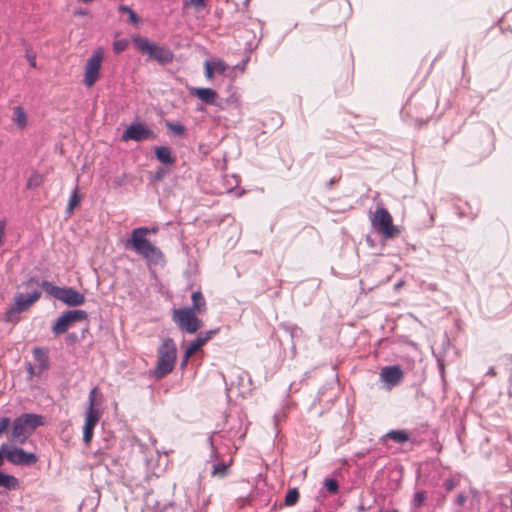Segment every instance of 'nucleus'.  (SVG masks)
I'll return each mask as SVG.
<instances>
[{
	"instance_id": "obj_1",
	"label": "nucleus",
	"mask_w": 512,
	"mask_h": 512,
	"mask_svg": "<svg viewBox=\"0 0 512 512\" xmlns=\"http://www.w3.org/2000/svg\"><path fill=\"white\" fill-rule=\"evenodd\" d=\"M149 233L156 234L157 228L139 227L133 229L130 238L126 242V247H131L149 263L159 264L164 261V254L160 248L147 239Z\"/></svg>"
},
{
	"instance_id": "obj_2",
	"label": "nucleus",
	"mask_w": 512,
	"mask_h": 512,
	"mask_svg": "<svg viewBox=\"0 0 512 512\" xmlns=\"http://www.w3.org/2000/svg\"><path fill=\"white\" fill-rule=\"evenodd\" d=\"M43 424L42 416L23 414L13 421L8 440L11 444H24L35 429Z\"/></svg>"
},
{
	"instance_id": "obj_3",
	"label": "nucleus",
	"mask_w": 512,
	"mask_h": 512,
	"mask_svg": "<svg viewBox=\"0 0 512 512\" xmlns=\"http://www.w3.org/2000/svg\"><path fill=\"white\" fill-rule=\"evenodd\" d=\"M177 347L173 339L166 338L157 350V363L153 370L156 379H162L170 374L176 364Z\"/></svg>"
},
{
	"instance_id": "obj_4",
	"label": "nucleus",
	"mask_w": 512,
	"mask_h": 512,
	"mask_svg": "<svg viewBox=\"0 0 512 512\" xmlns=\"http://www.w3.org/2000/svg\"><path fill=\"white\" fill-rule=\"evenodd\" d=\"M132 42L140 53L148 55L149 58L157 61L162 65L169 64L174 59V54L169 48L158 45L146 37L139 35L133 36Z\"/></svg>"
},
{
	"instance_id": "obj_5",
	"label": "nucleus",
	"mask_w": 512,
	"mask_h": 512,
	"mask_svg": "<svg viewBox=\"0 0 512 512\" xmlns=\"http://www.w3.org/2000/svg\"><path fill=\"white\" fill-rule=\"evenodd\" d=\"M105 58L104 48H96L91 56L85 61L83 72V84L87 88L93 87L100 79L101 69Z\"/></svg>"
},
{
	"instance_id": "obj_6",
	"label": "nucleus",
	"mask_w": 512,
	"mask_h": 512,
	"mask_svg": "<svg viewBox=\"0 0 512 512\" xmlns=\"http://www.w3.org/2000/svg\"><path fill=\"white\" fill-rule=\"evenodd\" d=\"M198 314L189 308H178L172 311V320L181 331L194 334L203 326L202 320L197 316Z\"/></svg>"
},
{
	"instance_id": "obj_7",
	"label": "nucleus",
	"mask_w": 512,
	"mask_h": 512,
	"mask_svg": "<svg viewBox=\"0 0 512 512\" xmlns=\"http://www.w3.org/2000/svg\"><path fill=\"white\" fill-rule=\"evenodd\" d=\"M372 227L385 238H394L400 230L393 224V218L385 208H377L371 218Z\"/></svg>"
},
{
	"instance_id": "obj_8",
	"label": "nucleus",
	"mask_w": 512,
	"mask_h": 512,
	"mask_svg": "<svg viewBox=\"0 0 512 512\" xmlns=\"http://www.w3.org/2000/svg\"><path fill=\"white\" fill-rule=\"evenodd\" d=\"M23 286L31 291L17 294L14 298V306L9 310L8 314L22 312L40 298L41 291L38 289L39 284L35 278H30L23 283Z\"/></svg>"
},
{
	"instance_id": "obj_9",
	"label": "nucleus",
	"mask_w": 512,
	"mask_h": 512,
	"mask_svg": "<svg viewBox=\"0 0 512 512\" xmlns=\"http://www.w3.org/2000/svg\"><path fill=\"white\" fill-rule=\"evenodd\" d=\"M14 445L15 444H11L10 442L2 444V452L8 462L14 465L30 466L38 461L34 453L26 452L22 448H18Z\"/></svg>"
},
{
	"instance_id": "obj_10",
	"label": "nucleus",
	"mask_w": 512,
	"mask_h": 512,
	"mask_svg": "<svg viewBox=\"0 0 512 512\" xmlns=\"http://www.w3.org/2000/svg\"><path fill=\"white\" fill-rule=\"evenodd\" d=\"M88 314L84 310H71L63 313L54 324L52 331L55 335L65 333L76 322L85 321Z\"/></svg>"
},
{
	"instance_id": "obj_11",
	"label": "nucleus",
	"mask_w": 512,
	"mask_h": 512,
	"mask_svg": "<svg viewBox=\"0 0 512 512\" xmlns=\"http://www.w3.org/2000/svg\"><path fill=\"white\" fill-rule=\"evenodd\" d=\"M154 133L152 130L147 128L144 124H132L130 125L123 133L122 140H134V141H143L147 139L154 138Z\"/></svg>"
},
{
	"instance_id": "obj_12",
	"label": "nucleus",
	"mask_w": 512,
	"mask_h": 512,
	"mask_svg": "<svg viewBox=\"0 0 512 512\" xmlns=\"http://www.w3.org/2000/svg\"><path fill=\"white\" fill-rule=\"evenodd\" d=\"M101 418V411L99 409H87L85 414V422L83 426V441L89 444L94 435V428Z\"/></svg>"
},
{
	"instance_id": "obj_13",
	"label": "nucleus",
	"mask_w": 512,
	"mask_h": 512,
	"mask_svg": "<svg viewBox=\"0 0 512 512\" xmlns=\"http://www.w3.org/2000/svg\"><path fill=\"white\" fill-rule=\"evenodd\" d=\"M381 379L390 386L398 385L404 377L402 369L397 366H386L381 369Z\"/></svg>"
},
{
	"instance_id": "obj_14",
	"label": "nucleus",
	"mask_w": 512,
	"mask_h": 512,
	"mask_svg": "<svg viewBox=\"0 0 512 512\" xmlns=\"http://www.w3.org/2000/svg\"><path fill=\"white\" fill-rule=\"evenodd\" d=\"M59 300L68 306H79L85 302V297L82 293L73 288H63Z\"/></svg>"
},
{
	"instance_id": "obj_15",
	"label": "nucleus",
	"mask_w": 512,
	"mask_h": 512,
	"mask_svg": "<svg viewBox=\"0 0 512 512\" xmlns=\"http://www.w3.org/2000/svg\"><path fill=\"white\" fill-rule=\"evenodd\" d=\"M190 94L196 96L202 102L207 104H214L217 98V93L211 88H191Z\"/></svg>"
},
{
	"instance_id": "obj_16",
	"label": "nucleus",
	"mask_w": 512,
	"mask_h": 512,
	"mask_svg": "<svg viewBox=\"0 0 512 512\" xmlns=\"http://www.w3.org/2000/svg\"><path fill=\"white\" fill-rule=\"evenodd\" d=\"M33 356L36 361V366L40 371H46L49 367V358L47 350L36 347L33 349Z\"/></svg>"
},
{
	"instance_id": "obj_17",
	"label": "nucleus",
	"mask_w": 512,
	"mask_h": 512,
	"mask_svg": "<svg viewBox=\"0 0 512 512\" xmlns=\"http://www.w3.org/2000/svg\"><path fill=\"white\" fill-rule=\"evenodd\" d=\"M191 299L192 306L188 307L190 310L199 314H203L207 311V304L201 291L193 292Z\"/></svg>"
},
{
	"instance_id": "obj_18",
	"label": "nucleus",
	"mask_w": 512,
	"mask_h": 512,
	"mask_svg": "<svg viewBox=\"0 0 512 512\" xmlns=\"http://www.w3.org/2000/svg\"><path fill=\"white\" fill-rule=\"evenodd\" d=\"M208 341L209 337H202V335H199L195 340L187 345L185 349L186 358H191Z\"/></svg>"
},
{
	"instance_id": "obj_19",
	"label": "nucleus",
	"mask_w": 512,
	"mask_h": 512,
	"mask_svg": "<svg viewBox=\"0 0 512 512\" xmlns=\"http://www.w3.org/2000/svg\"><path fill=\"white\" fill-rule=\"evenodd\" d=\"M156 158L163 164H173L175 158L172 156L171 149L166 146H160L155 148Z\"/></svg>"
},
{
	"instance_id": "obj_20",
	"label": "nucleus",
	"mask_w": 512,
	"mask_h": 512,
	"mask_svg": "<svg viewBox=\"0 0 512 512\" xmlns=\"http://www.w3.org/2000/svg\"><path fill=\"white\" fill-rule=\"evenodd\" d=\"M18 479L12 475L4 474L0 471V487L14 490L18 487Z\"/></svg>"
},
{
	"instance_id": "obj_21",
	"label": "nucleus",
	"mask_w": 512,
	"mask_h": 512,
	"mask_svg": "<svg viewBox=\"0 0 512 512\" xmlns=\"http://www.w3.org/2000/svg\"><path fill=\"white\" fill-rule=\"evenodd\" d=\"M13 121L20 128H24L27 125V116L22 107L17 106L14 108Z\"/></svg>"
},
{
	"instance_id": "obj_22",
	"label": "nucleus",
	"mask_w": 512,
	"mask_h": 512,
	"mask_svg": "<svg viewBox=\"0 0 512 512\" xmlns=\"http://www.w3.org/2000/svg\"><path fill=\"white\" fill-rule=\"evenodd\" d=\"M103 395L97 387L93 388L89 393L88 409H98L97 406L102 403Z\"/></svg>"
},
{
	"instance_id": "obj_23",
	"label": "nucleus",
	"mask_w": 512,
	"mask_h": 512,
	"mask_svg": "<svg viewBox=\"0 0 512 512\" xmlns=\"http://www.w3.org/2000/svg\"><path fill=\"white\" fill-rule=\"evenodd\" d=\"M41 286L45 290L46 293L53 296L57 300L60 299L63 288L57 287L48 281H43Z\"/></svg>"
},
{
	"instance_id": "obj_24",
	"label": "nucleus",
	"mask_w": 512,
	"mask_h": 512,
	"mask_svg": "<svg viewBox=\"0 0 512 512\" xmlns=\"http://www.w3.org/2000/svg\"><path fill=\"white\" fill-rule=\"evenodd\" d=\"M386 437L397 443H404L409 439L408 433L404 430H392L387 433Z\"/></svg>"
},
{
	"instance_id": "obj_25",
	"label": "nucleus",
	"mask_w": 512,
	"mask_h": 512,
	"mask_svg": "<svg viewBox=\"0 0 512 512\" xmlns=\"http://www.w3.org/2000/svg\"><path fill=\"white\" fill-rule=\"evenodd\" d=\"M81 202V197L78 194V188L76 187L73 191L72 195L70 196L68 206H67V213L71 214L75 207H77Z\"/></svg>"
},
{
	"instance_id": "obj_26",
	"label": "nucleus",
	"mask_w": 512,
	"mask_h": 512,
	"mask_svg": "<svg viewBox=\"0 0 512 512\" xmlns=\"http://www.w3.org/2000/svg\"><path fill=\"white\" fill-rule=\"evenodd\" d=\"M299 500V491L297 488L289 489L285 496V505L286 506H293L295 505Z\"/></svg>"
},
{
	"instance_id": "obj_27",
	"label": "nucleus",
	"mask_w": 512,
	"mask_h": 512,
	"mask_svg": "<svg viewBox=\"0 0 512 512\" xmlns=\"http://www.w3.org/2000/svg\"><path fill=\"white\" fill-rule=\"evenodd\" d=\"M210 63L213 66L214 72L219 74H223L228 67V65L221 59L210 61Z\"/></svg>"
},
{
	"instance_id": "obj_28",
	"label": "nucleus",
	"mask_w": 512,
	"mask_h": 512,
	"mask_svg": "<svg viewBox=\"0 0 512 512\" xmlns=\"http://www.w3.org/2000/svg\"><path fill=\"white\" fill-rule=\"evenodd\" d=\"M227 474V465L224 463H218L213 466L212 475L213 476H225Z\"/></svg>"
},
{
	"instance_id": "obj_29",
	"label": "nucleus",
	"mask_w": 512,
	"mask_h": 512,
	"mask_svg": "<svg viewBox=\"0 0 512 512\" xmlns=\"http://www.w3.org/2000/svg\"><path fill=\"white\" fill-rule=\"evenodd\" d=\"M324 485H325L326 489L330 493L336 494L338 492L339 485H338V482L336 480H334V479H325Z\"/></svg>"
},
{
	"instance_id": "obj_30",
	"label": "nucleus",
	"mask_w": 512,
	"mask_h": 512,
	"mask_svg": "<svg viewBox=\"0 0 512 512\" xmlns=\"http://www.w3.org/2000/svg\"><path fill=\"white\" fill-rule=\"evenodd\" d=\"M426 492L424 491H418L415 493L414 495V498H413V504L416 506V507H421L424 502L426 501Z\"/></svg>"
},
{
	"instance_id": "obj_31",
	"label": "nucleus",
	"mask_w": 512,
	"mask_h": 512,
	"mask_svg": "<svg viewBox=\"0 0 512 512\" xmlns=\"http://www.w3.org/2000/svg\"><path fill=\"white\" fill-rule=\"evenodd\" d=\"M128 47V41L126 39H120L113 43L115 53H121Z\"/></svg>"
},
{
	"instance_id": "obj_32",
	"label": "nucleus",
	"mask_w": 512,
	"mask_h": 512,
	"mask_svg": "<svg viewBox=\"0 0 512 512\" xmlns=\"http://www.w3.org/2000/svg\"><path fill=\"white\" fill-rule=\"evenodd\" d=\"M43 182L42 176L35 173L31 175V177L28 180L27 186L28 187H37L40 186Z\"/></svg>"
},
{
	"instance_id": "obj_33",
	"label": "nucleus",
	"mask_w": 512,
	"mask_h": 512,
	"mask_svg": "<svg viewBox=\"0 0 512 512\" xmlns=\"http://www.w3.org/2000/svg\"><path fill=\"white\" fill-rule=\"evenodd\" d=\"M186 4L193 6L197 11L202 10L206 6V0H188Z\"/></svg>"
},
{
	"instance_id": "obj_34",
	"label": "nucleus",
	"mask_w": 512,
	"mask_h": 512,
	"mask_svg": "<svg viewBox=\"0 0 512 512\" xmlns=\"http://www.w3.org/2000/svg\"><path fill=\"white\" fill-rule=\"evenodd\" d=\"M204 67H205V77L211 81L214 77V69H213V66L211 65L210 61H205L204 63Z\"/></svg>"
},
{
	"instance_id": "obj_35",
	"label": "nucleus",
	"mask_w": 512,
	"mask_h": 512,
	"mask_svg": "<svg viewBox=\"0 0 512 512\" xmlns=\"http://www.w3.org/2000/svg\"><path fill=\"white\" fill-rule=\"evenodd\" d=\"M11 425V421L8 417L0 419V436L7 432L8 427Z\"/></svg>"
},
{
	"instance_id": "obj_36",
	"label": "nucleus",
	"mask_w": 512,
	"mask_h": 512,
	"mask_svg": "<svg viewBox=\"0 0 512 512\" xmlns=\"http://www.w3.org/2000/svg\"><path fill=\"white\" fill-rule=\"evenodd\" d=\"M26 367H27V372L31 377L39 376L43 373V371H40L36 365H32L31 363H28Z\"/></svg>"
},
{
	"instance_id": "obj_37",
	"label": "nucleus",
	"mask_w": 512,
	"mask_h": 512,
	"mask_svg": "<svg viewBox=\"0 0 512 512\" xmlns=\"http://www.w3.org/2000/svg\"><path fill=\"white\" fill-rule=\"evenodd\" d=\"M5 232H6V221L1 220L0 221V246L3 244Z\"/></svg>"
},
{
	"instance_id": "obj_38",
	"label": "nucleus",
	"mask_w": 512,
	"mask_h": 512,
	"mask_svg": "<svg viewBox=\"0 0 512 512\" xmlns=\"http://www.w3.org/2000/svg\"><path fill=\"white\" fill-rule=\"evenodd\" d=\"M26 58L31 67L36 68V55L34 53H27Z\"/></svg>"
},
{
	"instance_id": "obj_39",
	"label": "nucleus",
	"mask_w": 512,
	"mask_h": 512,
	"mask_svg": "<svg viewBox=\"0 0 512 512\" xmlns=\"http://www.w3.org/2000/svg\"><path fill=\"white\" fill-rule=\"evenodd\" d=\"M169 127L177 134H183L185 131L184 126L181 124L170 125Z\"/></svg>"
},
{
	"instance_id": "obj_40",
	"label": "nucleus",
	"mask_w": 512,
	"mask_h": 512,
	"mask_svg": "<svg viewBox=\"0 0 512 512\" xmlns=\"http://www.w3.org/2000/svg\"><path fill=\"white\" fill-rule=\"evenodd\" d=\"M128 16H129V22L130 23H133V24H138L139 22V17L136 15V13L131 10L129 13H128Z\"/></svg>"
},
{
	"instance_id": "obj_41",
	"label": "nucleus",
	"mask_w": 512,
	"mask_h": 512,
	"mask_svg": "<svg viewBox=\"0 0 512 512\" xmlns=\"http://www.w3.org/2000/svg\"><path fill=\"white\" fill-rule=\"evenodd\" d=\"M466 502V497L463 494H460L456 498V503L462 506Z\"/></svg>"
},
{
	"instance_id": "obj_42",
	"label": "nucleus",
	"mask_w": 512,
	"mask_h": 512,
	"mask_svg": "<svg viewBox=\"0 0 512 512\" xmlns=\"http://www.w3.org/2000/svg\"><path fill=\"white\" fill-rule=\"evenodd\" d=\"M118 9L120 12L127 13V14L132 10L130 7L125 6V5H120Z\"/></svg>"
},
{
	"instance_id": "obj_43",
	"label": "nucleus",
	"mask_w": 512,
	"mask_h": 512,
	"mask_svg": "<svg viewBox=\"0 0 512 512\" xmlns=\"http://www.w3.org/2000/svg\"><path fill=\"white\" fill-rule=\"evenodd\" d=\"M164 175H165V171H164L163 169H160V170L156 173V175H155V179H156V180H160V179H162V178L164 177Z\"/></svg>"
},
{
	"instance_id": "obj_44",
	"label": "nucleus",
	"mask_w": 512,
	"mask_h": 512,
	"mask_svg": "<svg viewBox=\"0 0 512 512\" xmlns=\"http://www.w3.org/2000/svg\"><path fill=\"white\" fill-rule=\"evenodd\" d=\"M496 371H495V368L494 367H490L489 370L487 371V375L491 376V377H495L496 376Z\"/></svg>"
},
{
	"instance_id": "obj_45",
	"label": "nucleus",
	"mask_w": 512,
	"mask_h": 512,
	"mask_svg": "<svg viewBox=\"0 0 512 512\" xmlns=\"http://www.w3.org/2000/svg\"><path fill=\"white\" fill-rule=\"evenodd\" d=\"M5 455L2 452V446L0 447V467L4 464Z\"/></svg>"
},
{
	"instance_id": "obj_46",
	"label": "nucleus",
	"mask_w": 512,
	"mask_h": 512,
	"mask_svg": "<svg viewBox=\"0 0 512 512\" xmlns=\"http://www.w3.org/2000/svg\"><path fill=\"white\" fill-rule=\"evenodd\" d=\"M190 358H186V352H184V357H183V360H182V363H181V367L184 368L188 361H189Z\"/></svg>"
},
{
	"instance_id": "obj_47",
	"label": "nucleus",
	"mask_w": 512,
	"mask_h": 512,
	"mask_svg": "<svg viewBox=\"0 0 512 512\" xmlns=\"http://www.w3.org/2000/svg\"><path fill=\"white\" fill-rule=\"evenodd\" d=\"M445 487L447 490H452L454 487V484L452 481H447V482H445Z\"/></svg>"
},
{
	"instance_id": "obj_48",
	"label": "nucleus",
	"mask_w": 512,
	"mask_h": 512,
	"mask_svg": "<svg viewBox=\"0 0 512 512\" xmlns=\"http://www.w3.org/2000/svg\"><path fill=\"white\" fill-rule=\"evenodd\" d=\"M216 331H208L206 332L205 334H201L202 337H209V340L212 338V335L215 333Z\"/></svg>"
}]
</instances>
